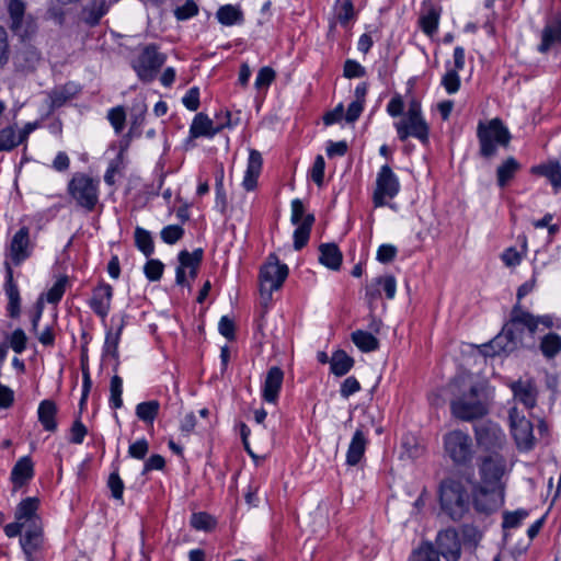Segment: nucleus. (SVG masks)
Returning <instances> with one entry per match:
<instances>
[{
    "instance_id": "1",
    "label": "nucleus",
    "mask_w": 561,
    "mask_h": 561,
    "mask_svg": "<svg viewBox=\"0 0 561 561\" xmlns=\"http://www.w3.org/2000/svg\"><path fill=\"white\" fill-rule=\"evenodd\" d=\"M490 389L483 383H474L450 402L451 414L461 421L470 422L489 413L491 403Z\"/></svg>"
},
{
    "instance_id": "2",
    "label": "nucleus",
    "mask_w": 561,
    "mask_h": 561,
    "mask_svg": "<svg viewBox=\"0 0 561 561\" xmlns=\"http://www.w3.org/2000/svg\"><path fill=\"white\" fill-rule=\"evenodd\" d=\"M439 505L442 512L451 520H461L470 511L472 494L457 479L446 478L439 484Z\"/></svg>"
},
{
    "instance_id": "3",
    "label": "nucleus",
    "mask_w": 561,
    "mask_h": 561,
    "mask_svg": "<svg viewBox=\"0 0 561 561\" xmlns=\"http://www.w3.org/2000/svg\"><path fill=\"white\" fill-rule=\"evenodd\" d=\"M477 138L480 157L490 160L496 156L497 147H508L512 136L500 118H493L478 124Z\"/></svg>"
},
{
    "instance_id": "4",
    "label": "nucleus",
    "mask_w": 561,
    "mask_h": 561,
    "mask_svg": "<svg viewBox=\"0 0 561 561\" xmlns=\"http://www.w3.org/2000/svg\"><path fill=\"white\" fill-rule=\"evenodd\" d=\"M524 330L519 321H514V310L511 311V318L505 323L502 331L489 343L483 345L485 356H495L502 353L510 354L514 352L522 343Z\"/></svg>"
},
{
    "instance_id": "5",
    "label": "nucleus",
    "mask_w": 561,
    "mask_h": 561,
    "mask_svg": "<svg viewBox=\"0 0 561 561\" xmlns=\"http://www.w3.org/2000/svg\"><path fill=\"white\" fill-rule=\"evenodd\" d=\"M68 193L78 206L92 211L99 203V181L87 174L76 173L68 183Z\"/></svg>"
},
{
    "instance_id": "6",
    "label": "nucleus",
    "mask_w": 561,
    "mask_h": 561,
    "mask_svg": "<svg viewBox=\"0 0 561 561\" xmlns=\"http://www.w3.org/2000/svg\"><path fill=\"white\" fill-rule=\"evenodd\" d=\"M444 450L455 466L471 463L474 455L472 438L469 434L455 430L444 436Z\"/></svg>"
},
{
    "instance_id": "7",
    "label": "nucleus",
    "mask_w": 561,
    "mask_h": 561,
    "mask_svg": "<svg viewBox=\"0 0 561 561\" xmlns=\"http://www.w3.org/2000/svg\"><path fill=\"white\" fill-rule=\"evenodd\" d=\"M288 275V266L282 264L276 254H270L260 270L261 296L271 299L272 293L282 287Z\"/></svg>"
},
{
    "instance_id": "8",
    "label": "nucleus",
    "mask_w": 561,
    "mask_h": 561,
    "mask_svg": "<svg viewBox=\"0 0 561 561\" xmlns=\"http://www.w3.org/2000/svg\"><path fill=\"white\" fill-rule=\"evenodd\" d=\"M505 486L473 484L472 505L478 513L490 515L504 504Z\"/></svg>"
},
{
    "instance_id": "9",
    "label": "nucleus",
    "mask_w": 561,
    "mask_h": 561,
    "mask_svg": "<svg viewBox=\"0 0 561 561\" xmlns=\"http://www.w3.org/2000/svg\"><path fill=\"white\" fill-rule=\"evenodd\" d=\"M479 448L488 454L501 453L506 445V435L494 422L485 421L474 426Z\"/></svg>"
},
{
    "instance_id": "10",
    "label": "nucleus",
    "mask_w": 561,
    "mask_h": 561,
    "mask_svg": "<svg viewBox=\"0 0 561 561\" xmlns=\"http://www.w3.org/2000/svg\"><path fill=\"white\" fill-rule=\"evenodd\" d=\"M400 191V182L392 169L385 164L380 168L376 178V186L373 194L375 207L386 206L387 199L394 198Z\"/></svg>"
},
{
    "instance_id": "11",
    "label": "nucleus",
    "mask_w": 561,
    "mask_h": 561,
    "mask_svg": "<svg viewBox=\"0 0 561 561\" xmlns=\"http://www.w3.org/2000/svg\"><path fill=\"white\" fill-rule=\"evenodd\" d=\"M164 61L165 56L158 53L154 45H148L137 59L133 61V68L140 80L150 82L156 78Z\"/></svg>"
},
{
    "instance_id": "12",
    "label": "nucleus",
    "mask_w": 561,
    "mask_h": 561,
    "mask_svg": "<svg viewBox=\"0 0 561 561\" xmlns=\"http://www.w3.org/2000/svg\"><path fill=\"white\" fill-rule=\"evenodd\" d=\"M479 466L480 479L479 484L505 486L502 477L505 473L506 460L501 453L488 454L481 456Z\"/></svg>"
},
{
    "instance_id": "13",
    "label": "nucleus",
    "mask_w": 561,
    "mask_h": 561,
    "mask_svg": "<svg viewBox=\"0 0 561 561\" xmlns=\"http://www.w3.org/2000/svg\"><path fill=\"white\" fill-rule=\"evenodd\" d=\"M8 12L10 28L21 38L28 37L36 31V23L25 13V3L22 0H9Z\"/></svg>"
},
{
    "instance_id": "14",
    "label": "nucleus",
    "mask_w": 561,
    "mask_h": 561,
    "mask_svg": "<svg viewBox=\"0 0 561 561\" xmlns=\"http://www.w3.org/2000/svg\"><path fill=\"white\" fill-rule=\"evenodd\" d=\"M398 138L405 141L409 137L419 139L422 144L428 142L430 127L424 117L403 118L394 124Z\"/></svg>"
},
{
    "instance_id": "15",
    "label": "nucleus",
    "mask_w": 561,
    "mask_h": 561,
    "mask_svg": "<svg viewBox=\"0 0 561 561\" xmlns=\"http://www.w3.org/2000/svg\"><path fill=\"white\" fill-rule=\"evenodd\" d=\"M436 543L438 548L437 552L442 554L446 561H458L460 559L461 543L456 529L448 528L439 531Z\"/></svg>"
},
{
    "instance_id": "16",
    "label": "nucleus",
    "mask_w": 561,
    "mask_h": 561,
    "mask_svg": "<svg viewBox=\"0 0 561 561\" xmlns=\"http://www.w3.org/2000/svg\"><path fill=\"white\" fill-rule=\"evenodd\" d=\"M515 409L510 413L513 436L518 447L530 449L534 445L533 424L526 417H515Z\"/></svg>"
},
{
    "instance_id": "17",
    "label": "nucleus",
    "mask_w": 561,
    "mask_h": 561,
    "mask_svg": "<svg viewBox=\"0 0 561 561\" xmlns=\"http://www.w3.org/2000/svg\"><path fill=\"white\" fill-rule=\"evenodd\" d=\"M24 535L21 538L22 549L26 556V561H34L33 552L42 545V524L41 520L24 524Z\"/></svg>"
},
{
    "instance_id": "18",
    "label": "nucleus",
    "mask_w": 561,
    "mask_h": 561,
    "mask_svg": "<svg viewBox=\"0 0 561 561\" xmlns=\"http://www.w3.org/2000/svg\"><path fill=\"white\" fill-rule=\"evenodd\" d=\"M514 310V321H519L523 330H527L531 335L535 334L539 324L545 325L546 328H551L553 325L552 317L550 316H539L535 317L530 312L524 310L519 302H516L513 307Z\"/></svg>"
},
{
    "instance_id": "19",
    "label": "nucleus",
    "mask_w": 561,
    "mask_h": 561,
    "mask_svg": "<svg viewBox=\"0 0 561 561\" xmlns=\"http://www.w3.org/2000/svg\"><path fill=\"white\" fill-rule=\"evenodd\" d=\"M113 297V288L111 285L101 283L93 289L92 297L90 299V307L95 314L105 319L111 309V300Z\"/></svg>"
},
{
    "instance_id": "20",
    "label": "nucleus",
    "mask_w": 561,
    "mask_h": 561,
    "mask_svg": "<svg viewBox=\"0 0 561 561\" xmlns=\"http://www.w3.org/2000/svg\"><path fill=\"white\" fill-rule=\"evenodd\" d=\"M284 380V371L273 366L267 370L263 387L262 397L268 403H276Z\"/></svg>"
},
{
    "instance_id": "21",
    "label": "nucleus",
    "mask_w": 561,
    "mask_h": 561,
    "mask_svg": "<svg viewBox=\"0 0 561 561\" xmlns=\"http://www.w3.org/2000/svg\"><path fill=\"white\" fill-rule=\"evenodd\" d=\"M367 444V431H364L363 426H360L355 431L347 448L346 463L348 466L354 467L359 463L365 455Z\"/></svg>"
},
{
    "instance_id": "22",
    "label": "nucleus",
    "mask_w": 561,
    "mask_h": 561,
    "mask_svg": "<svg viewBox=\"0 0 561 561\" xmlns=\"http://www.w3.org/2000/svg\"><path fill=\"white\" fill-rule=\"evenodd\" d=\"M28 244V229L26 227H22L15 232L10 244V256L15 265H20L31 255Z\"/></svg>"
},
{
    "instance_id": "23",
    "label": "nucleus",
    "mask_w": 561,
    "mask_h": 561,
    "mask_svg": "<svg viewBox=\"0 0 561 561\" xmlns=\"http://www.w3.org/2000/svg\"><path fill=\"white\" fill-rule=\"evenodd\" d=\"M179 266L176 267L175 282L178 285L185 286V268L199 267L203 260V250L196 249L193 252L183 250L179 253Z\"/></svg>"
},
{
    "instance_id": "24",
    "label": "nucleus",
    "mask_w": 561,
    "mask_h": 561,
    "mask_svg": "<svg viewBox=\"0 0 561 561\" xmlns=\"http://www.w3.org/2000/svg\"><path fill=\"white\" fill-rule=\"evenodd\" d=\"M5 284L4 290L9 299L8 312L11 318H15L20 314V291L16 283L13 279V270L11 265L5 262Z\"/></svg>"
},
{
    "instance_id": "25",
    "label": "nucleus",
    "mask_w": 561,
    "mask_h": 561,
    "mask_svg": "<svg viewBox=\"0 0 561 561\" xmlns=\"http://www.w3.org/2000/svg\"><path fill=\"white\" fill-rule=\"evenodd\" d=\"M34 477V465L30 456L20 458L12 468L10 480L14 489L22 488Z\"/></svg>"
},
{
    "instance_id": "26",
    "label": "nucleus",
    "mask_w": 561,
    "mask_h": 561,
    "mask_svg": "<svg viewBox=\"0 0 561 561\" xmlns=\"http://www.w3.org/2000/svg\"><path fill=\"white\" fill-rule=\"evenodd\" d=\"M263 159L261 153L251 149L248 159V165L242 181V186L245 191H253L257 184V178L261 173Z\"/></svg>"
},
{
    "instance_id": "27",
    "label": "nucleus",
    "mask_w": 561,
    "mask_h": 561,
    "mask_svg": "<svg viewBox=\"0 0 561 561\" xmlns=\"http://www.w3.org/2000/svg\"><path fill=\"white\" fill-rule=\"evenodd\" d=\"M108 9L110 4L106 0H84L81 10L82 19L88 25L94 26L99 24Z\"/></svg>"
},
{
    "instance_id": "28",
    "label": "nucleus",
    "mask_w": 561,
    "mask_h": 561,
    "mask_svg": "<svg viewBox=\"0 0 561 561\" xmlns=\"http://www.w3.org/2000/svg\"><path fill=\"white\" fill-rule=\"evenodd\" d=\"M511 389L516 400L523 403L527 409H533L537 401V389L533 381L517 380L511 385Z\"/></svg>"
},
{
    "instance_id": "29",
    "label": "nucleus",
    "mask_w": 561,
    "mask_h": 561,
    "mask_svg": "<svg viewBox=\"0 0 561 561\" xmlns=\"http://www.w3.org/2000/svg\"><path fill=\"white\" fill-rule=\"evenodd\" d=\"M222 126L214 127L213 121L204 113H198L190 127L192 138L208 137L211 138L221 130Z\"/></svg>"
},
{
    "instance_id": "30",
    "label": "nucleus",
    "mask_w": 561,
    "mask_h": 561,
    "mask_svg": "<svg viewBox=\"0 0 561 561\" xmlns=\"http://www.w3.org/2000/svg\"><path fill=\"white\" fill-rule=\"evenodd\" d=\"M554 43H561V13L554 14L552 20L543 28L538 49L541 53H546Z\"/></svg>"
},
{
    "instance_id": "31",
    "label": "nucleus",
    "mask_w": 561,
    "mask_h": 561,
    "mask_svg": "<svg viewBox=\"0 0 561 561\" xmlns=\"http://www.w3.org/2000/svg\"><path fill=\"white\" fill-rule=\"evenodd\" d=\"M319 262L332 271L341 267L343 255L335 243H322L319 247Z\"/></svg>"
},
{
    "instance_id": "32",
    "label": "nucleus",
    "mask_w": 561,
    "mask_h": 561,
    "mask_svg": "<svg viewBox=\"0 0 561 561\" xmlns=\"http://www.w3.org/2000/svg\"><path fill=\"white\" fill-rule=\"evenodd\" d=\"M41 60L39 51L33 46H24L15 56V66L22 71H33Z\"/></svg>"
},
{
    "instance_id": "33",
    "label": "nucleus",
    "mask_w": 561,
    "mask_h": 561,
    "mask_svg": "<svg viewBox=\"0 0 561 561\" xmlns=\"http://www.w3.org/2000/svg\"><path fill=\"white\" fill-rule=\"evenodd\" d=\"M38 421L43 427L48 432L57 430V422L55 420L57 414V405L51 400H43L38 407Z\"/></svg>"
},
{
    "instance_id": "34",
    "label": "nucleus",
    "mask_w": 561,
    "mask_h": 561,
    "mask_svg": "<svg viewBox=\"0 0 561 561\" xmlns=\"http://www.w3.org/2000/svg\"><path fill=\"white\" fill-rule=\"evenodd\" d=\"M520 169V163L514 158L508 157L496 169V182L500 187H505Z\"/></svg>"
},
{
    "instance_id": "35",
    "label": "nucleus",
    "mask_w": 561,
    "mask_h": 561,
    "mask_svg": "<svg viewBox=\"0 0 561 561\" xmlns=\"http://www.w3.org/2000/svg\"><path fill=\"white\" fill-rule=\"evenodd\" d=\"M216 18L219 23L226 26L240 25L244 22L242 10L232 4L221 5L216 12Z\"/></svg>"
},
{
    "instance_id": "36",
    "label": "nucleus",
    "mask_w": 561,
    "mask_h": 561,
    "mask_svg": "<svg viewBox=\"0 0 561 561\" xmlns=\"http://www.w3.org/2000/svg\"><path fill=\"white\" fill-rule=\"evenodd\" d=\"M39 501L37 497H26L20 502L15 511V519L21 520L23 524L38 520L36 512L38 510Z\"/></svg>"
},
{
    "instance_id": "37",
    "label": "nucleus",
    "mask_w": 561,
    "mask_h": 561,
    "mask_svg": "<svg viewBox=\"0 0 561 561\" xmlns=\"http://www.w3.org/2000/svg\"><path fill=\"white\" fill-rule=\"evenodd\" d=\"M440 18V9L431 5L425 13L421 14L419 24L421 30L430 37L436 34Z\"/></svg>"
},
{
    "instance_id": "38",
    "label": "nucleus",
    "mask_w": 561,
    "mask_h": 561,
    "mask_svg": "<svg viewBox=\"0 0 561 561\" xmlns=\"http://www.w3.org/2000/svg\"><path fill=\"white\" fill-rule=\"evenodd\" d=\"M354 366L353 357L348 356L345 351L337 350L330 359L331 373L335 376L346 375Z\"/></svg>"
},
{
    "instance_id": "39",
    "label": "nucleus",
    "mask_w": 561,
    "mask_h": 561,
    "mask_svg": "<svg viewBox=\"0 0 561 561\" xmlns=\"http://www.w3.org/2000/svg\"><path fill=\"white\" fill-rule=\"evenodd\" d=\"M314 220V216L312 214H308L305 216L304 221L297 226L296 230L294 231L295 250L299 251L308 243Z\"/></svg>"
},
{
    "instance_id": "40",
    "label": "nucleus",
    "mask_w": 561,
    "mask_h": 561,
    "mask_svg": "<svg viewBox=\"0 0 561 561\" xmlns=\"http://www.w3.org/2000/svg\"><path fill=\"white\" fill-rule=\"evenodd\" d=\"M351 339L362 352L369 353L379 348V341L371 332L356 330L351 334Z\"/></svg>"
},
{
    "instance_id": "41",
    "label": "nucleus",
    "mask_w": 561,
    "mask_h": 561,
    "mask_svg": "<svg viewBox=\"0 0 561 561\" xmlns=\"http://www.w3.org/2000/svg\"><path fill=\"white\" fill-rule=\"evenodd\" d=\"M533 171L546 176L550 181L554 192L561 188V165L558 162L534 167Z\"/></svg>"
},
{
    "instance_id": "42",
    "label": "nucleus",
    "mask_w": 561,
    "mask_h": 561,
    "mask_svg": "<svg viewBox=\"0 0 561 561\" xmlns=\"http://www.w3.org/2000/svg\"><path fill=\"white\" fill-rule=\"evenodd\" d=\"M160 403L157 400L141 402L136 407V415L145 423L152 424L159 414Z\"/></svg>"
},
{
    "instance_id": "43",
    "label": "nucleus",
    "mask_w": 561,
    "mask_h": 561,
    "mask_svg": "<svg viewBox=\"0 0 561 561\" xmlns=\"http://www.w3.org/2000/svg\"><path fill=\"white\" fill-rule=\"evenodd\" d=\"M540 351L547 358H553L561 351V336L557 333H548L540 342Z\"/></svg>"
},
{
    "instance_id": "44",
    "label": "nucleus",
    "mask_w": 561,
    "mask_h": 561,
    "mask_svg": "<svg viewBox=\"0 0 561 561\" xmlns=\"http://www.w3.org/2000/svg\"><path fill=\"white\" fill-rule=\"evenodd\" d=\"M135 242L137 248L148 257L154 251L152 237L149 231L144 228L137 227L135 229Z\"/></svg>"
},
{
    "instance_id": "45",
    "label": "nucleus",
    "mask_w": 561,
    "mask_h": 561,
    "mask_svg": "<svg viewBox=\"0 0 561 561\" xmlns=\"http://www.w3.org/2000/svg\"><path fill=\"white\" fill-rule=\"evenodd\" d=\"M410 561H439V553L431 542H423L412 552Z\"/></svg>"
},
{
    "instance_id": "46",
    "label": "nucleus",
    "mask_w": 561,
    "mask_h": 561,
    "mask_svg": "<svg viewBox=\"0 0 561 561\" xmlns=\"http://www.w3.org/2000/svg\"><path fill=\"white\" fill-rule=\"evenodd\" d=\"M119 341H121V337L118 336V334H114L112 329L106 332L105 343H104V347H103V356L110 355L116 360L115 366H114V371L117 370V367L119 365V362H118Z\"/></svg>"
},
{
    "instance_id": "47",
    "label": "nucleus",
    "mask_w": 561,
    "mask_h": 561,
    "mask_svg": "<svg viewBox=\"0 0 561 561\" xmlns=\"http://www.w3.org/2000/svg\"><path fill=\"white\" fill-rule=\"evenodd\" d=\"M110 405L113 409H119L123 405L122 393H123V380L119 376L114 375L111 379L110 385Z\"/></svg>"
},
{
    "instance_id": "48",
    "label": "nucleus",
    "mask_w": 561,
    "mask_h": 561,
    "mask_svg": "<svg viewBox=\"0 0 561 561\" xmlns=\"http://www.w3.org/2000/svg\"><path fill=\"white\" fill-rule=\"evenodd\" d=\"M19 145L14 127L8 126L0 129V151H11Z\"/></svg>"
},
{
    "instance_id": "49",
    "label": "nucleus",
    "mask_w": 561,
    "mask_h": 561,
    "mask_svg": "<svg viewBox=\"0 0 561 561\" xmlns=\"http://www.w3.org/2000/svg\"><path fill=\"white\" fill-rule=\"evenodd\" d=\"M528 511L524 508L516 510L514 512H504L503 513V523L502 527L504 529L507 528H517L520 526L523 520L528 516Z\"/></svg>"
},
{
    "instance_id": "50",
    "label": "nucleus",
    "mask_w": 561,
    "mask_h": 561,
    "mask_svg": "<svg viewBox=\"0 0 561 561\" xmlns=\"http://www.w3.org/2000/svg\"><path fill=\"white\" fill-rule=\"evenodd\" d=\"M107 119L115 129L116 134H121L125 127L126 114L123 106H116L108 111Z\"/></svg>"
},
{
    "instance_id": "51",
    "label": "nucleus",
    "mask_w": 561,
    "mask_h": 561,
    "mask_svg": "<svg viewBox=\"0 0 561 561\" xmlns=\"http://www.w3.org/2000/svg\"><path fill=\"white\" fill-rule=\"evenodd\" d=\"M184 236V229L179 225H169L164 227L161 232L160 237L162 241L167 244H174L179 240H181Z\"/></svg>"
},
{
    "instance_id": "52",
    "label": "nucleus",
    "mask_w": 561,
    "mask_h": 561,
    "mask_svg": "<svg viewBox=\"0 0 561 561\" xmlns=\"http://www.w3.org/2000/svg\"><path fill=\"white\" fill-rule=\"evenodd\" d=\"M71 92L66 87L54 89L49 93L50 108L55 110L61 107L67 101L71 99Z\"/></svg>"
},
{
    "instance_id": "53",
    "label": "nucleus",
    "mask_w": 561,
    "mask_h": 561,
    "mask_svg": "<svg viewBox=\"0 0 561 561\" xmlns=\"http://www.w3.org/2000/svg\"><path fill=\"white\" fill-rule=\"evenodd\" d=\"M191 525L197 530H209L214 527L215 520L207 513H194L191 517Z\"/></svg>"
},
{
    "instance_id": "54",
    "label": "nucleus",
    "mask_w": 561,
    "mask_h": 561,
    "mask_svg": "<svg viewBox=\"0 0 561 561\" xmlns=\"http://www.w3.org/2000/svg\"><path fill=\"white\" fill-rule=\"evenodd\" d=\"M442 85L448 94L456 93L460 88V77L457 70H448L442 78Z\"/></svg>"
},
{
    "instance_id": "55",
    "label": "nucleus",
    "mask_w": 561,
    "mask_h": 561,
    "mask_svg": "<svg viewBox=\"0 0 561 561\" xmlns=\"http://www.w3.org/2000/svg\"><path fill=\"white\" fill-rule=\"evenodd\" d=\"M276 72L271 67H263L259 70L254 85L257 90L267 89L275 80Z\"/></svg>"
},
{
    "instance_id": "56",
    "label": "nucleus",
    "mask_w": 561,
    "mask_h": 561,
    "mask_svg": "<svg viewBox=\"0 0 561 561\" xmlns=\"http://www.w3.org/2000/svg\"><path fill=\"white\" fill-rule=\"evenodd\" d=\"M164 265L159 260H149L144 267L146 277L151 282H157L161 278Z\"/></svg>"
},
{
    "instance_id": "57",
    "label": "nucleus",
    "mask_w": 561,
    "mask_h": 561,
    "mask_svg": "<svg viewBox=\"0 0 561 561\" xmlns=\"http://www.w3.org/2000/svg\"><path fill=\"white\" fill-rule=\"evenodd\" d=\"M462 540L465 543L477 546L482 538L481 530L471 524H466L461 527Z\"/></svg>"
},
{
    "instance_id": "58",
    "label": "nucleus",
    "mask_w": 561,
    "mask_h": 561,
    "mask_svg": "<svg viewBox=\"0 0 561 561\" xmlns=\"http://www.w3.org/2000/svg\"><path fill=\"white\" fill-rule=\"evenodd\" d=\"M198 13V7L193 0H186V2L178 7L174 10V15L179 21H185Z\"/></svg>"
},
{
    "instance_id": "59",
    "label": "nucleus",
    "mask_w": 561,
    "mask_h": 561,
    "mask_svg": "<svg viewBox=\"0 0 561 561\" xmlns=\"http://www.w3.org/2000/svg\"><path fill=\"white\" fill-rule=\"evenodd\" d=\"M376 284L383 290L388 299H393L396 296L397 283L392 275L376 277Z\"/></svg>"
},
{
    "instance_id": "60",
    "label": "nucleus",
    "mask_w": 561,
    "mask_h": 561,
    "mask_svg": "<svg viewBox=\"0 0 561 561\" xmlns=\"http://www.w3.org/2000/svg\"><path fill=\"white\" fill-rule=\"evenodd\" d=\"M26 334L22 329H16L12 332L9 343L10 347L18 354H22L26 348Z\"/></svg>"
},
{
    "instance_id": "61",
    "label": "nucleus",
    "mask_w": 561,
    "mask_h": 561,
    "mask_svg": "<svg viewBox=\"0 0 561 561\" xmlns=\"http://www.w3.org/2000/svg\"><path fill=\"white\" fill-rule=\"evenodd\" d=\"M67 280V277L58 279L54 284V286L48 290L46 299L49 304H57L60 301L66 290Z\"/></svg>"
},
{
    "instance_id": "62",
    "label": "nucleus",
    "mask_w": 561,
    "mask_h": 561,
    "mask_svg": "<svg viewBox=\"0 0 561 561\" xmlns=\"http://www.w3.org/2000/svg\"><path fill=\"white\" fill-rule=\"evenodd\" d=\"M354 5L351 0H344L337 9L336 19L341 25H347L354 18Z\"/></svg>"
},
{
    "instance_id": "63",
    "label": "nucleus",
    "mask_w": 561,
    "mask_h": 561,
    "mask_svg": "<svg viewBox=\"0 0 561 561\" xmlns=\"http://www.w3.org/2000/svg\"><path fill=\"white\" fill-rule=\"evenodd\" d=\"M107 485L114 499L121 500L123 497L124 483L117 471L110 474Z\"/></svg>"
},
{
    "instance_id": "64",
    "label": "nucleus",
    "mask_w": 561,
    "mask_h": 561,
    "mask_svg": "<svg viewBox=\"0 0 561 561\" xmlns=\"http://www.w3.org/2000/svg\"><path fill=\"white\" fill-rule=\"evenodd\" d=\"M324 169H325L324 159L321 154H319L316 157L312 169H311V179L319 186H321L323 184Z\"/></svg>"
}]
</instances>
